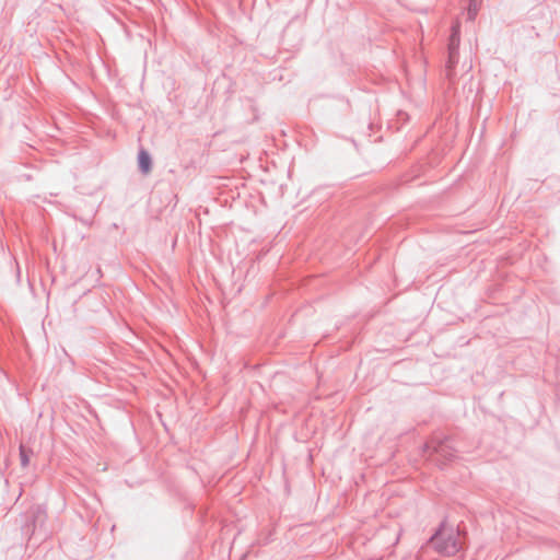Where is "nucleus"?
Segmentation results:
<instances>
[{"label":"nucleus","mask_w":560,"mask_h":560,"mask_svg":"<svg viewBox=\"0 0 560 560\" xmlns=\"http://www.w3.org/2000/svg\"><path fill=\"white\" fill-rule=\"evenodd\" d=\"M20 455H21V463L25 467L28 465L30 457L26 454L25 450L23 447L20 448Z\"/></svg>","instance_id":"4"},{"label":"nucleus","mask_w":560,"mask_h":560,"mask_svg":"<svg viewBox=\"0 0 560 560\" xmlns=\"http://www.w3.org/2000/svg\"><path fill=\"white\" fill-rule=\"evenodd\" d=\"M477 2L474 1L472 3H470L469 8H468V16L470 20L475 19L476 14H477Z\"/></svg>","instance_id":"3"},{"label":"nucleus","mask_w":560,"mask_h":560,"mask_svg":"<svg viewBox=\"0 0 560 560\" xmlns=\"http://www.w3.org/2000/svg\"><path fill=\"white\" fill-rule=\"evenodd\" d=\"M435 548L446 555H454L459 550V545L454 534L440 533L433 538Z\"/></svg>","instance_id":"1"},{"label":"nucleus","mask_w":560,"mask_h":560,"mask_svg":"<svg viewBox=\"0 0 560 560\" xmlns=\"http://www.w3.org/2000/svg\"><path fill=\"white\" fill-rule=\"evenodd\" d=\"M138 162L144 174H148L151 171V158L147 151L139 152Z\"/></svg>","instance_id":"2"}]
</instances>
